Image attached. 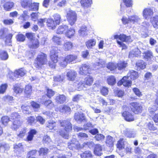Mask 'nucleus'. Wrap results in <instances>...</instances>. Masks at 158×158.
<instances>
[{"label":"nucleus","mask_w":158,"mask_h":158,"mask_svg":"<svg viewBox=\"0 0 158 158\" xmlns=\"http://www.w3.org/2000/svg\"><path fill=\"white\" fill-rule=\"evenodd\" d=\"M68 146L69 149L72 150L79 149L82 147L77 140L74 138L72 140L68 143Z\"/></svg>","instance_id":"39448f33"},{"label":"nucleus","mask_w":158,"mask_h":158,"mask_svg":"<svg viewBox=\"0 0 158 158\" xmlns=\"http://www.w3.org/2000/svg\"><path fill=\"white\" fill-rule=\"evenodd\" d=\"M127 76L131 80H133L137 79L139 77L138 72L132 70L129 71Z\"/></svg>","instance_id":"dca6fc26"},{"label":"nucleus","mask_w":158,"mask_h":158,"mask_svg":"<svg viewBox=\"0 0 158 158\" xmlns=\"http://www.w3.org/2000/svg\"><path fill=\"white\" fill-rule=\"evenodd\" d=\"M44 104L46 107L51 109L54 107L53 103L50 100H48L44 102Z\"/></svg>","instance_id":"37998d69"},{"label":"nucleus","mask_w":158,"mask_h":158,"mask_svg":"<svg viewBox=\"0 0 158 158\" xmlns=\"http://www.w3.org/2000/svg\"><path fill=\"white\" fill-rule=\"evenodd\" d=\"M20 115L16 112L13 113L10 115V119L13 120H20Z\"/></svg>","instance_id":"de8ad7c7"},{"label":"nucleus","mask_w":158,"mask_h":158,"mask_svg":"<svg viewBox=\"0 0 158 158\" xmlns=\"http://www.w3.org/2000/svg\"><path fill=\"white\" fill-rule=\"evenodd\" d=\"M46 23L48 26L52 29H55L56 25H57L53 20L51 19H47Z\"/></svg>","instance_id":"cd10ccee"},{"label":"nucleus","mask_w":158,"mask_h":158,"mask_svg":"<svg viewBox=\"0 0 158 158\" xmlns=\"http://www.w3.org/2000/svg\"><path fill=\"white\" fill-rule=\"evenodd\" d=\"M32 91L31 86L30 85H27L25 89V93L26 94H30Z\"/></svg>","instance_id":"69168bd1"},{"label":"nucleus","mask_w":158,"mask_h":158,"mask_svg":"<svg viewBox=\"0 0 158 158\" xmlns=\"http://www.w3.org/2000/svg\"><path fill=\"white\" fill-rule=\"evenodd\" d=\"M89 66L86 64H82L80 68L79 73L82 75H85L89 73Z\"/></svg>","instance_id":"1a4fd4ad"},{"label":"nucleus","mask_w":158,"mask_h":158,"mask_svg":"<svg viewBox=\"0 0 158 158\" xmlns=\"http://www.w3.org/2000/svg\"><path fill=\"white\" fill-rule=\"evenodd\" d=\"M55 99L57 102L63 103L65 102L66 97L64 95H60L56 96Z\"/></svg>","instance_id":"c85d7f7f"},{"label":"nucleus","mask_w":158,"mask_h":158,"mask_svg":"<svg viewBox=\"0 0 158 158\" xmlns=\"http://www.w3.org/2000/svg\"><path fill=\"white\" fill-rule=\"evenodd\" d=\"M131 110L135 114L141 113L142 110V107L141 105L137 102H132L130 103Z\"/></svg>","instance_id":"423d86ee"},{"label":"nucleus","mask_w":158,"mask_h":158,"mask_svg":"<svg viewBox=\"0 0 158 158\" xmlns=\"http://www.w3.org/2000/svg\"><path fill=\"white\" fill-rule=\"evenodd\" d=\"M68 29V27L65 25L59 26L56 31V33L58 34H65L66 31Z\"/></svg>","instance_id":"b1692460"},{"label":"nucleus","mask_w":158,"mask_h":158,"mask_svg":"<svg viewBox=\"0 0 158 158\" xmlns=\"http://www.w3.org/2000/svg\"><path fill=\"white\" fill-rule=\"evenodd\" d=\"M58 48L53 47L50 52L51 60L48 63L49 65L52 68H55L56 63L58 61Z\"/></svg>","instance_id":"f03ea898"},{"label":"nucleus","mask_w":158,"mask_h":158,"mask_svg":"<svg viewBox=\"0 0 158 158\" xmlns=\"http://www.w3.org/2000/svg\"><path fill=\"white\" fill-rule=\"evenodd\" d=\"M123 2L127 7H131L132 5L133 1L132 0H123Z\"/></svg>","instance_id":"0e129e2a"},{"label":"nucleus","mask_w":158,"mask_h":158,"mask_svg":"<svg viewBox=\"0 0 158 158\" xmlns=\"http://www.w3.org/2000/svg\"><path fill=\"white\" fill-rule=\"evenodd\" d=\"M2 99L5 101L8 102L10 103H11L13 100V97L9 95L4 96L2 98Z\"/></svg>","instance_id":"680f3d73"},{"label":"nucleus","mask_w":158,"mask_h":158,"mask_svg":"<svg viewBox=\"0 0 158 158\" xmlns=\"http://www.w3.org/2000/svg\"><path fill=\"white\" fill-rule=\"evenodd\" d=\"M96 41L94 39L89 40L86 42V45L88 48H91L96 44Z\"/></svg>","instance_id":"a19ab883"},{"label":"nucleus","mask_w":158,"mask_h":158,"mask_svg":"<svg viewBox=\"0 0 158 158\" xmlns=\"http://www.w3.org/2000/svg\"><path fill=\"white\" fill-rule=\"evenodd\" d=\"M127 108H126V110L124 111L122 114V115L124 119L128 122L132 121L134 120V115L131 112L127 110Z\"/></svg>","instance_id":"0eeeda50"},{"label":"nucleus","mask_w":158,"mask_h":158,"mask_svg":"<svg viewBox=\"0 0 158 158\" xmlns=\"http://www.w3.org/2000/svg\"><path fill=\"white\" fill-rule=\"evenodd\" d=\"M65 60L68 63H72L77 58V56L75 55H68L65 57Z\"/></svg>","instance_id":"7c9ffc66"},{"label":"nucleus","mask_w":158,"mask_h":158,"mask_svg":"<svg viewBox=\"0 0 158 158\" xmlns=\"http://www.w3.org/2000/svg\"><path fill=\"white\" fill-rule=\"evenodd\" d=\"M7 52L3 50H0V59L3 60H7L8 58Z\"/></svg>","instance_id":"f704fd0d"},{"label":"nucleus","mask_w":158,"mask_h":158,"mask_svg":"<svg viewBox=\"0 0 158 158\" xmlns=\"http://www.w3.org/2000/svg\"><path fill=\"white\" fill-rule=\"evenodd\" d=\"M130 22L133 23H140L141 22V19L137 16L136 15H132L128 17Z\"/></svg>","instance_id":"5701e85b"},{"label":"nucleus","mask_w":158,"mask_h":158,"mask_svg":"<svg viewBox=\"0 0 158 158\" xmlns=\"http://www.w3.org/2000/svg\"><path fill=\"white\" fill-rule=\"evenodd\" d=\"M59 63L62 67H65L67 65L68 63L65 60V58L63 57L61 58V60L59 61Z\"/></svg>","instance_id":"6e6d98bb"},{"label":"nucleus","mask_w":158,"mask_h":158,"mask_svg":"<svg viewBox=\"0 0 158 158\" xmlns=\"http://www.w3.org/2000/svg\"><path fill=\"white\" fill-rule=\"evenodd\" d=\"M74 119L75 120L79 122L86 121L85 116L82 113H76L74 115Z\"/></svg>","instance_id":"4468645a"},{"label":"nucleus","mask_w":158,"mask_h":158,"mask_svg":"<svg viewBox=\"0 0 158 158\" xmlns=\"http://www.w3.org/2000/svg\"><path fill=\"white\" fill-rule=\"evenodd\" d=\"M156 96L155 103L157 106H152V107H150L148 109L149 111L151 114H153L154 112L158 110V90L156 92Z\"/></svg>","instance_id":"aec40b11"},{"label":"nucleus","mask_w":158,"mask_h":158,"mask_svg":"<svg viewBox=\"0 0 158 158\" xmlns=\"http://www.w3.org/2000/svg\"><path fill=\"white\" fill-rule=\"evenodd\" d=\"M93 79L90 76H88L85 79L84 82L86 85L90 86L93 82Z\"/></svg>","instance_id":"c03bdc74"},{"label":"nucleus","mask_w":158,"mask_h":158,"mask_svg":"<svg viewBox=\"0 0 158 158\" xmlns=\"http://www.w3.org/2000/svg\"><path fill=\"white\" fill-rule=\"evenodd\" d=\"M55 110L56 111H59L68 114H70L71 112L70 108L66 105H61L59 108H56Z\"/></svg>","instance_id":"6e6552de"},{"label":"nucleus","mask_w":158,"mask_h":158,"mask_svg":"<svg viewBox=\"0 0 158 158\" xmlns=\"http://www.w3.org/2000/svg\"><path fill=\"white\" fill-rule=\"evenodd\" d=\"M75 33L74 29L73 28H70L69 30L68 29L66 31L65 34L68 37L70 38L74 35Z\"/></svg>","instance_id":"4c0bfd02"},{"label":"nucleus","mask_w":158,"mask_h":158,"mask_svg":"<svg viewBox=\"0 0 158 158\" xmlns=\"http://www.w3.org/2000/svg\"><path fill=\"white\" fill-rule=\"evenodd\" d=\"M105 62L103 60L97 59L96 62L93 64V67L95 69H98L104 66Z\"/></svg>","instance_id":"9b49d317"},{"label":"nucleus","mask_w":158,"mask_h":158,"mask_svg":"<svg viewBox=\"0 0 158 158\" xmlns=\"http://www.w3.org/2000/svg\"><path fill=\"white\" fill-rule=\"evenodd\" d=\"M61 126L62 127L63 131H59L60 135L63 138L68 139L69 136L68 133L72 129V125L70 122V120L67 119L60 121Z\"/></svg>","instance_id":"f257e3e1"},{"label":"nucleus","mask_w":158,"mask_h":158,"mask_svg":"<svg viewBox=\"0 0 158 158\" xmlns=\"http://www.w3.org/2000/svg\"><path fill=\"white\" fill-rule=\"evenodd\" d=\"M125 134L127 137L131 138L135 137L136 134L135 131L133 129H126L125 131Z\"/></svg>","instance_id":"2eb2a0df"},{"label":"nucleus","mask_w":158,"mask_h":158,"mask_svg":"<svg viewBox=\"0 0 158 158\" xmlns=\"http://www.w3.org/2000/svg\"><path fill=\"white\" fill-rule=\"evenodd\" d=\"M80 156L81 158H92V157L91 152L89 151H85L81 154Z\"/></svg>","instance_id":"e433bc0d"},{"label":"nucleus","mask_w":158,"mask_h":158,"mask_svg":"<svg viewBox=\"0 0 158 158\" xmlns=\"http://www.w3.org/2000/svg\"><path fill=\"white\" fill-rule=\"evenodd\" d=\"M117 69L118 70H123L127 66V63L124 61H120L117 64Z\"/></svg>","instance_id":"393cba45"},{"label":"nucleus","mask_w":158,"mask_h":158,"mask_svg":"<svg viewBox=\"0 0 158 158\" xmlns=\"http://www.w3.org/2000/svg\"><path fill=\"white\" fill-rule=\"evenodd\" d=\"M143 57L146 60L151 61L153 58V53L151 50H147L143 53Z\"/></svg>","instance_id":"9d476101"},{"label":"nucleus","mask_w":158,"mask_h":158,"mask_svg":"<svg viewBox=\"0 0 158 158\" xmlns=\"http://www.w3.org/2000/svg\"><path fill=\"white\" fill-rule=\"evenodd\" d=\"M141 52V50H139L137 48H135L130 52L129 55V57L131 58L134 57H138L140 55Z\"/></svg>","instance_id":"f8f14e48"},{"label":"nucleus","mask_w":158,"mask_h":158,"mask_svg":"<svg viewBox=\"0 0 158 158\" xmlns=\"http://www.w3.org/2000/svg\"><path fill=\"white\" fill-rule=\"evenodd\" d=\"M14 20L11 19H6L3 21V23L6 25H11L14 23Z\"/></svg>","instance_id":"338daca9"},{"label":"nucleus","mask_w":158,"mask_h":158,"mask_svg":"<svg viewBox=\"0 0 158 158\" xmlns=\"http://www.w3.org/2000/svg\"><path fill=\"white\" fill-rule=\"evenodd\" d=\"M39 42L37 39H34L31 41V43L29 46L30 48H36L39 47Z\"/></svg>","instance_id":"72a5a7b5"},{"label":"nucleus","mask_w":158,"mask_h":158,"mask_svg":"<svg viewBox=\"0 0 158 158\" xmlns=\"http://www.w3.org/2000/svg\"><path fill=\"white\" fill-rule=\"evenodd\" d=\"M21 108L23 113L24 114H29L31 113L29 111L30 106H28L23 105L22 106Z\"/></svg>","instance_id":"49530a36"},{"label":"nucleus","mask_w":158,"mask_h":158,"mask_svg":"<svg viewBox=\"0 0 158 158\" xmlns=\"http://www.w3.org/2000/svg\"><path fill=\"white\" fill-rule=\"evenodd\" d=\"M2 124L4 125H6L9 121L10 118L7 116H3L1 118Z\"/></svg>","instance_id":"052dcab7"},{"label":"nucleus","mask_w":158,"mask_h":158,"mask_svg":"<svg viewBox=\"0 0 158 158\" xmlns=\"http://www.w3.org/2000/svg\"><path fill=\"white\" fill-rule=\"evenodd\" d=\"M113 138L110 136H108L107 137L106 143L107 146L111 147L113 145Z\"/></svg>","instance_id":"ea45409f"},{"label":"nucleus","mask_w":158,"mask_h":158,"mask_svg":"<svg viewBox=\"0 0 158 158\" xmlns=\"http://www.w3.org/2000/svg\"><path fill=\"white\" fill-rule=\"evenodd\" d=\"M14 6V4L13 2H8L4 5L3 6L6 10H8L12 9Z\"/></svg>","instance_id":"a18cd8bd"},{"label":"nucleus","mask_w":158,"mask_h":158,"mask_svg":"<svg viewBox=\"0 0 158 158\" xmlns=\"http://www.w3.org/2000/svg\"><path fill=\"white\" fill-rule=\"evenodd\" d=\"M102 147L100 144L95 145L94 149V153L95 154L98 156L102 155Z\"/></svg>","instance_id":"412c9836"},{"label":"nucleus","mask_w":158,"mask_h":158,"mask_svg":"<svg viewBox=\"0 0 158 158\" xmlns=\"http://www.w3.org/2000/svg\"><path fill=\"white\" fill-rule=\"evenodd\" d=\"M47 19H41L38 20V24L41 27H43L44 26V23L46 22Z\"/></svg>","instance_id":"e2e57ef3"},{"label":"nucleus","mask_w":158,"mask_h":158,"mask_svg":"<svg viewBox=\"0 0 158 158\" xmlns=\"http://www.w3.org/2000/svg\"><path fill=\"white\" fill-rule=\"evenodd\" d=\"M143 14L144 17L147 19L153 15V12L152 10H143Z\"/></svg>","instance_id":"58836bf2"},{"label":"nucleus","mask_w":158,"mask_h":158,"mask_svg":"<svg viewBox=\"0 0 158 158\" xmlns=\"http://www.w3.org/2000/svg\"><path fill=\"white\" fill-rule=\"evenodd\" d=\"M39 3L37 2L32 3L29 8L32 10H38Z\"/></svg>","instance_id":"4d7b16f0"},{"label":"nucleus","mask_w":158,"mask_h":158,"mask_svg":"<svg viewBox=\"0 0 158 158\" xmlns=\"http://www.w3.org/2000/svg\"><path fill=\"white\" fill-rule=\"evenodd\" d=\"M66 17L69 24L71 26L73 25L77 19V15L73 10H69L67 12Z\"/></svg>","instance_id":"20e7f679"},{"label":"nucleus","mask_w":158,"mask_h":158,"mask_svg":"<svg viewBox=\"0 0 158 158\" xmlns=\"http://www.w3.org/2000/svg\"><path fill=\"white\" fill-rule=\"evenodd\" d=\"M80 3L81 6L86 9L91 7L93 2L92 0H81Z\"/></svg>","instance_id":"a211bd4d"},{"label":"nucleus","mask_w":158,"mask_h":158,"mask_svg":"<svg viewBox=\"0 0 158 158\" xmlns=\"http://www.w3.org/2000/svg\"><path fill=\"white\" fill-rule=\"evenodd\" d=\"M122 81L123 85L124 86L129 87L131 86L132 81L127 76L124 77L122 79Z\"/></svg>","instance_id":"4be33fe9"},{"label":"nucleus","mask_w":158,"mask_h":158,"mask_svg":"<svg viewBox=\"0 0 158 158\" xmlns=\"http://www.w3.org/2000/svg\"><path fill=\"white\" fill-rule=\"evenodd\" d=\"M48 61L47 55L43 52L39 53L36 59L35 66L37 68L46 64Z\"/></svg>","instance_id":"7ed1b4c3"},{"label":"nucleus","mask_w":158,"mask_h":158,"mask_svg":"<svg viewBox=\"0 0 158 158\" xmlns=\"http://www.w3.org/2000/svg\"><path fill=\"white\" fill-rule=\"evenodd\" d=\"M151 23L154 28H158V15H156L151 19Z\"/></svg>","instance_id":"473e14b6"},{"label":"nucleus","mask_w":158,"mask_h":158,"mask_svg":"<svg viewBox=\"0 0 158 158\" xmlns=\"http://www.w3.org/2000/svg\"><path fill=\"white\" fill-rule=\"evenodd\" d=\"M26 70L23 68H21L15 71L14 73V76L16 77H22L26 73Z\"/></svg>","instance_id":"f3484780"},{"label":"nucleus","mask_w":158,"mask_h":158,"mask_svg":"<svg viewBox=\"0 0 158 158\" xmlns=\"http://www.w3.org/2000/svg\"><path fill=\"white\" fill-rule=\"evenodd\" d=\"M56 126L55 122L54 121L50 120L48 121L47 127L49 128L50 129H53Z\"/></svg>","instance_id":"3c124183"},{"label":"nucleus","mask_w":158,"mask_h":158,"mask_svg":"<svg viewBox=\"0 0 158 158\" xmlns=\"http://www.w3.org/2000/svg\"><path fill=\"white\" fill-rule=\"evenodd\" d=\"M32 2V0H22L21 3L23 7L25 8H29Z\"/></svg>","instance_id":"2f4dec72"},{"label":"nucleus","mask_w":158,"mask_h":158,"mask_svg":"<svg viewBox=\"0 0 158 158\" xmlns=\"http://www.w3.org/2000/svg\"><path fill=\"white\" fill-rule=\"evenodd\" d=\"M120 40L123 42L131 43L133 39L130 36H127L124 34H122L120 35Z\"/></svg>","instance_id":"bb28decb"},{"label":"nucleus","mask_w":158,"mask_h":158,"mask_svg":"<svg viewBox=\"0 0 158 158\" xmlns=\"http://www.w3.org/2000/svg\"><path fill=\"white\" fill-rule=\"evenodd\" d=\"M14 91L16 94L21 93L23 91V89L20 88L18 84L14 85Z\"/></svg>","instance_id":"5fc2aeb1"},{"label":"nucleus","mask_w":158,"mask_h":158,"mask_svg":"<svg viewBox=\"0 0 158 158\" xmlns=\"http://www.w3.org/2000/svg\"><path fill=\"white\" fill-rule=\"evenodd\" d=\"M107 68L110 70H113L117 68V64L113 63H109L107 66Z\"/></svg>","instance_id":"13d9d810"},{"label":"nucleus","mask_w":158,"mask_h":158,"mask_svg":"<svg viewBox=\"0 0 158 158\" xmlns=\"http://www.w3.org/2000/svg\"><path fill=\"white\" fill-rule=\"evenodd\" d=\"M100 92L102 95L105 96L108 94V88L105 87H103L101 89Z\"/></svg>","instance_id":"774afa93"},{"label":"nucleus","mask_w":158,"mask_h":158,"mask_svg":"<svg viewBox=\"0 0 158 158\" xmlns=\"http://www.w3.org/2000/svg\"><path fill=\"white\" fill-rule=\"evenodd\" d=\"M54 19L55 21V23L57 25L60 24L61 21L60 16L58 14H55L53 15Z\"/></svg>","instance_id":"bf43d9fd"},{"label":"nucleus","mask_w":158,"mask_h":158,"mask_svg":"<svg viewBox=\"0 0 158 158\" xmlns=\"http://www.w3.org/2000/svg\"><path fill=\"white\" fill-rule=\"evenodd\" d=\"M53 41L58 45H60L62 43V40L60 38L56 36H54L52 38Z\"/></svg>","instance_id":"864d4df0"},{"label":"nucleus","mask_w":158,"mask_h":158,"mask_svg":"<svg viewBox=\"0 0 158 158\" xmlns=\"http://www.w3.org/2000/svg\"><path fill=\"white\" fill-rule=\"evenodd\" d=\"M125 139H120L118 142L117 147L121 149L123 148L124 147Z\"/></svg>","instance_id":"8fccbe9b"},{"label":"nucleus","mask_w":158,"mask_h":158,"mask_svg":"<svg viewBox=\"0 0 158 158\" xmlns=\"http://www.w3.org/2000/svg\"><path fill=\"white\" fill-rule=\"evenodd\" d=\"M22 122L20 120H16L13 121L12 124L11 126V129L14 130L16 131L21 126Z\"/></svg>","instance_id":"6ab92c4d"},{"label":"nucleus","mask_w":158,"mask_h":158,"mask_svg":"<svg viewBox=\"0 0 158 158\" xmlns=\"http://www.w3.org/2000/svg\"><path fill=\"white\" fill-rule=\"evenodd\" d=\"M107 80L108 83L110 85H113L116 82L115 79L113 76H111L109 77Z\"/></svg>","instance_id":"09e8293b"},{"label":"nucleus","mask_w":158,"mask_h":158,"mask_svg":"<svg viewBox=\"0 0 158 158\" xmlns=\"http://www.w3.org/2000/svg\"><path fill=\"white\" fill-rule=\"evenodd\" d=\"M16 38L17 41L23 42L25 40V36L19 32L16 36Z\"/></svg>","instance_id":"79ce46f5"},{"label":"nucleus","mask_w":158,"mask_h":158,"mask_svg":"<svg viewBox=\"0 0 158 158\" xmlns=\"http://www.w3.org/2000/svg\"><path fill=\"white\" fill-rule=\"evenodd\" d=\"M138 69H143L145 68L146 64L142 60H139L136 63Z\"/></svg>","instance_id":"c9c22d12"},{"label":"nucleus","mask_w":158,"mask_h":158,"mask_svg":"<svg viewBox=\"0 0 158 158\" xmlns=\"http://www.w3.org/2000/svg\"><path fill=\"white\" fill-rule=\"evenodd\" d=\"M77 74L76 72L74 70H71L67 73L66 76L69 80L73 81L76 77Z\"/></svg>","instance_id":"ddd939ff"},{"label":"nucleus","mask_w":158,"mask_h":158,"mask_svg":"<svg viewBox=\"0 0 158 158\" xmlns=\"http://www.w3.org/2000/svg\"><path fill=\"white\" fill-rule=\"evenodd\" d=\"M79 35L82 36H84L87 35V27L85 25H83L81 27L80 29L78 31Z\"/></svg>","instance_id":"a878e982"},{"label":"nucleus","mask_w":158,"mask_h":158,"mask_svg":"<svg viewBox=\"0 0 158 158\" xmlns=\"http://www.w3.org/2000/svg\"><path fill=\"white\" fill-rule=\"evenodd\" d=\"M37 133L35 129H31L28 132V135L27 137V140L28 141L32 140L34 136Z\"/></svg>","instance_id":"c756f323"},{"label":"nucleus","mask_w":158,"mask_h":158,"mask_svg":"<svg viewBox=\"0 0 158 158\" xmlns=\"http://www.w3.org/2000/svg\"><path fill=\"white\" fill-rule=\"evenodd\" d=\"M64 47L65 51L69 50H70L72 47V44L71 42H67L64 44Z\"/></svg>","instance_id":"603ef678"}]
</instances>
